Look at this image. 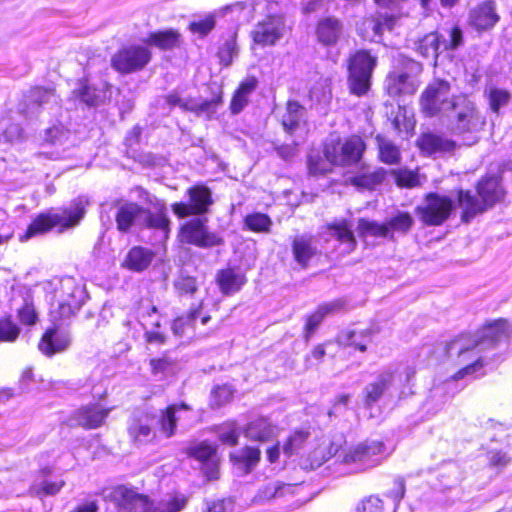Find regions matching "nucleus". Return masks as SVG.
Masks as SVG:
<instances>
[{
  "mask_svg": "<svg viewBox=\"0 0 512 512\" xmlns=\"http://www.w3.org/2000/svg\"><path fill=\"white\" fill-rule=\"evenodd\" d=\"M389 453L384 442L367 440L347 450L342 457L345 464H356L360 470H366L380 464Z\"/></svg>",
  "mask_w": 512,
  "mask_h": 512,
  "instance_id": "9",
  "label": "nucleus"
},
{
  "mask_svg": "<svg viewBox=\"0 0 512 512\" xmlns=\"http://www.w3.org/2000/svg\"><path fill=\"white\" fill-rule=\"evenodd\" d=\"M218 437L223 444L234 446L238 443L240 429L236 422H226L218 428Z\"/></svg>",
  "mask_w": 512,
  "mask_h": 512,
  "instance_id": "50",
  "label": "nucleus"
},
{
  "mask_svg": "<svg viewBox=\"0 0 512 512\" xmlns=\"http://www.w3.org/2000/svg\"><path fill=\"white\" fill-rule=\"evenodd\" d=\"M499 21L495 4L492 1H485L469 13V24L478 31L489 30Z\"/></svg>",
  "mask_w": 512,
  "mask_h": 512,
  "instance_id": "20",
  "label": "nucleus"
},
{
  "mask_svg": "<svg viewBox=\"0 0 512 512\" xmlns=\"http://www.w3.org/2000/svg\"><path fill=\"white\" fill-rule=\"evenodd\" d=\"M477 194L487 208L492 207L504 197V189L497 176H486L477 185Z\"/></svg>",
  "mask_w": 512,
  "mask_h": 512,
  "instance_id": "24",
  "label": "nucleus"
},
{
  "mask_svg": "<svg viewBox=\"0 0 512 512\" xmlns=\"http://www.w3.org/2000/svg\"><path fill=\"white\" fill-rule=\"evenodd\" d=\"M457 199L458 205L462 209L461 219L465 223L470 222L476 215L488 209L482 199L479 200L476 195L468 190H460Z\"/></svg>",
  "mask_w": 512,
  "mask_h": 512,
  "instance_id": "28",
  "label": "nucleus"
},
{
  "mask_svg": "<svg viewBox=\"0 0 512 512\" xmlns=\"http://www.w3.org/2000/svg\"><path fill=\"white\" fill-rule=\"evenodd\" d=\"M110 499L116 512H180L188 503V497L181 493L154 502L148 495L126 485L114 487Z\"/></svg>",
  "mask_w": 512,
  "mask_h": 512,
  "instance_id": "2",
  "label": "nucleus"
},
{
  "mask_svg": "<svg viewBox=\"0 0 512 512\" xmlns=\"http://www.w3.org/2000/svg\"><path fill=\"white\" fill-rule=\"evenodd\" d=\"M26 115H35L40 108L54 110L60 105V99L53 89L42 87L32 88L25 96Z\"/></svg>",
  "mask_w": 512,
  "mask_h": 512,
  "instance_id": "18",
  "label": "nucleus"
},
{
  "mask_svg": "<svg viewBox=\"0 0 512 512\" xmlns=\"http://www.w3.org/2000/svg\"><path fill=\"white\" fill-rule=\"evenodd\" d=\"M73 93L88 106H97L107 97L106 90L90 85L86 81H81Z\"/></svg>",
  "mask_w": 512,
  "mask_h": 512,
  "instance_id": "38",
  "label": "nucleus"
},
{
  "mask_svg": "<svg viewBox=\"0 0 512 512\" xmlns=\"http://www.w3.org/2000/svg\"><path fill=\"white\" fill-rule=\"evenodd\" d=\"M454 207L453 200L437 193H429L423 205L416 207L421 221L429 226H438L446 221Z\"/></svg>",
  "mask_w": 512,
  "mask_h": 512,
  "instance_id": "13",
  "label": "nucleus"
},
{
  "mask_svg": "<svg viewBox=\"0 0 512 512\" xmlns=\"http://www.w3.org/2000/svg\"><path fill=\"white\" fill-rule=\"evenodd\" d=\"M88 205L87 199L80 197L75 199L69 208L58 213L40 214L28 226L24 235L20 236V241L37 235L43 234L55 226L72 227L79 223L85 215V209Z\"/></svg>",
  "mask_w": 512,
  "mask_h": 512,
  "instance_id": "4",
  "label": "nucleus"
},
{
  "mask_svg": "<svg viewBox=\"0 0 512 512\" xmlns=\"http://www.w3.org/2000/svg\"><path fill=\"white\" fill-rule=\"evenodd\" d=\"M216 280L221 292L225 295L238 292L246 282L245 275L232 268L219 271Z\"/></svg>",
  "mask_w": 512,
  "mask_h": 512,
  "instance_id": "31",
  "label": "nucleus"
},
{
  "mask_svg": "<svg viewBox=\"0 0 512 512\" xmlns=\"http://www.w3.org/2000/svg\"><path fill=\"white\" fill-rule=\"evenodd\" d=\"M153 258L154 253L150 249L135 246L129 250L124 263L130 270L141 272L149 267Z\"/></svg>",
  "mask_w": 512,
  "mask_h": 512,
  "instance_id": "35",
  "label": "nucleus"
},
{
  "mask_svg": "<svg viewBox=\"0 0 512 512\" xmlns=\"http://www.w3.org/2000/svg\"><path fill=\"white\" fill-rule=\"evenodd\" d=\"M510 95L506 90L493 88L489 92V104L493 112H498L499 109L507 105Z\"/></svg>",
  "mask_w": 512,
  "mask_h": 512,
  "instance_id": "56",
  "label": "nucleus"
},
{
  "mask_svg": "<svg viewBox=\"0 0 512 512\" xmlns=\"http://www.w3.org/2000/svg\"><path fill=\"white\" fill-rule=\"evenodd\" d=\"M111 409L104 408L98 403L88 404L74 411L68 420L69 426H80L85 429L100 427L108 417Z\"/></svg>",
  "mask_w": 512,
  "mask_h": 512,
  "instance_id": "16",
  "label": "nucleus"
},
{
  "mask_svg": "<svg viewBox=\"0 0 512 512\" xmlns=\"http://www.w3.org/2000/svg\"><path fill=\"white\" fill-rule=\"evenodd\" d=\"M173 287L178 296H193L198 291V283L195 277L181 274L174 283Z\"/></svg>",
  "mask_w": 512,
  "mask_h": 512,
  "instance_id": "49",
  "label": "nucleus"
},
{
  "mask_svg": "<svg viewBox=\"0 0 512 512\" xmlns=\"http://www.w3.org/2000/svg\"><path fill=\"white\" fill-rule=\"evenodd\" d=\"M308 437V433L304 431H295L293 434L289 436L287 441L283 444L282 451L283 453L290 457L298 452L299 449L302 448L306 439Z\"/></svg>",
  "mask_w": 512,
  "mask_h": 512,
  "instance_id": "51",
  "label": "nucleus"
},
{
  "mask_svg": "<svg viewBox=\"0 0 512 512\" xmlns=\"http://www.w3.org/2000/svg\"><path fill=\"white\" fill-rule=\"evenodd\" d=\"M71 344V336L67 331L57 328L48 329L42 336L38 348L46 356L66 351Z\"/></svg>",
  "mask_w": 512,
  "mask_h": 512,
  "instance_id": "19",
  "label": "nucleus"
},
{
  "mask_svg": "<svg viewBox=\"0 0 512 512\" xmlns=\"http://www.w3.org/2000/svg\"><path fill=\"white\" fill-rule=\"evenodd\" d=\"M244 434L252 441L266 442L275 437L276 427L268 418L259 417L247 424Z\"/></svg>",
  "mask_w": 512,
  "mask_h": 512,
  "instance_id": "29",
  "label": "nucleus"
},
{
  "mask_svg": "<svg viewBox=\"0 0 512 512\" xmlns=\"http://www.w3.org/2000/svg\"><path fill=\"white\" fill-rule=\"evenodd\" d=\"M18 317L23 324L33 325L37 318L33 305L25 303L23 307L18 310Z\"/></svg>",
  "mask_w": 512,
  "mask_h": 512,
  "instance_id": "62",
  "label": "nucleus"
},
{
  "mask_svg": "<svg viewBox=\"0 0 512 512\" xmlns=\"http://www.w3.org/2000/svg\"><path fill=\"white\" fill-rule=\"evenodd\" d=\"M371 341V333L368 330L361 332L348 331L340 336V342L347 346H353L361 352L366 351L367 344Z\"/></svg>",
  "mask_w": 512,
  "mask_h": 512,
  "instance_id": "46",
  "label": "nucleus"
},
{
  "mask_svg": "<svg viewBox=\"0 0 512 512\" xmlns=\"http://www.w3.org/2000/svg\"><path fill=\"white\" fill-rule=\"evenodd\" d=\"M179 38L180 35L175 30L160 31L151 33L145 43L161 50H170L179 45Z\"/></svg>",
  "mask_w": 512,
  "mask_h": 512,
  "instance_id": "42",
  "label": "nucleus"
},
{
  "mask_svg": "<svg viewBox=\"0 0 512 512\" xmlns=\"http://www.w3.org/2000/svg\"><path fill=\"white\" fill-rule=\"evenodd\" d=\"M396 18L392 15H380L376 19L370 21L375 35H381L384 30L393 29Z\"/></svg>",
  "mask_w": 512,
  "mask_h": 512,
  "instance_id": "58",
  "label": "nucleus"
},
{
  "mask_svg": "<svg viewBox=\"0 0 512 512\" xmlns=\"http://www.w3.org/2000/svg\"><path fill=\"white\" fill-rule=\"evenodd\" d=\"M343 305L344 301L340 299L320 305L318 309L307 319L305 325L306 340H309L311 335L315 332V330L318 328V326L323 321L326 315L339 311L340 309H342Z\"/></svg>",
  "mask_w": 512,
  "mask_h": 512,
  "instance_id": "33",
  "label": "nucleus"
},
{
  "mask_svg": "<svg viewBox=\"0 0 512 512\" xmlns=\"http://www.w3.org/2000/svg\"><path fill=\"white\" fill-rule=\"evenodd\" d=\"M249 98L242 93L235 91L231 103L230 110L232 114H239L248 104Z\"/></svg>",
  "mask_w": 512,
  "mask_h": 512,
  "instance_id": "64",
  "label": "nucleus"
},
{
  "mask_svg": "<svg viewBox=\"0 0 512 512\" xmlns=\"http://www.w3.org/2000/svg\"><path fill=\"white\" fill-rule=\"evenodd\" d=\"M451 84L447 80L434 79L423 90L420 96L421 111L428 117H434L448 111L454 104Z\"/></svg>",
  "mask_w": 512,
  "mask_h": 512,
  "instance_id": "6",
  "label": "nucleus"
},
{
  "mask_svg": "<svg viewBox=\"0 0 512 512\" xmlns=\"http://www.w3.org/2000/svg\"><path fill=\"white\" fill-rule=\"evenodd\" d=\"M190 455L202 462H207V465H210L211 462L212 467L211 471L208 473V478L217 479V465L212 462V458L215 456V449L211 445L207 443H200L191 448Z\"/></svg>",
  "mask_w": 512,
  "mask_h": 512,
  "instance_id": "44",
  "label": "nucleus"
},
{
  "mask_svg": "<svg viewBox=\"0 0 512 512\" xmlns=\"http://www.w3.org/2000/svg\"><path fill=\"white\" fill-rule=\"evenodd\" d=\"M398 186L413 188L420 185L419 175L416 172L407 169L392 171Z\"/></svg>",
  "mask_w": 512,
  "mask_h": 512,
  "instance_id": "52",
  "label": "nucleus"
},
{
  "mask_svg": "<svg viewBox=\"0 0 512 512\" xmlns=\"http://www.w3.org/2000/svg\"><path fill=\"white\" fill-rule=\"evenodd\" d=\"M142 225L147 228L158 230L161 233L162 239L168 238V234L170 232V220L163 208L159 209L155 213L145 209Z\"/></svg>",
  "mask_w": 512,
  "mask_h": 512,
  "instance_id": "36",
  "label": "nucleus"
},
{
  "mask_svg": "<svg viewBox=\"0 0 512 512\" xmlns=\"http://www.w3.org/2000/svg\"><path fill=\"white\" fill-rule=\"evenodd\" d=\"M508 331L507 321L499 319L484 326L476 335H461L449 342L446 348L447 354L449 356L456 354L459 364H465L455 374V379H462L480 370L483 363L479 353L506 338Z\"/></svg>",
  "mask_w": 512,
  "mask_h": 512,
  "instance_id": "1",
  "label": "nucleus"
},
{
  "mask_svg": "<svg viewBox=\"0 0 512 512\" xmlns=\"http://www.w3.org/2000/svg\"><path fill=\"white\" fill-rule=\"evenodd\" d=\"M203 301L196 307L190 309L186 315L177 317L172 324V330L175 335L183 336L188 328H194L196 320L201 317V323L206 325L211 317L209 315H202Z\"/></svg>",
  "mask_w": 512,
  "mask_h": 512,
  "instance_id": "30",
  "label": "nucleus"
},
{
  "mask_svg": "<svg viewBox=\"0 0 512 512\" xmlns=\"http://www.w3.org/2000/svg\"><path fill=\"white\" fill-rule=\"evenodd\" d=\"M215 27V19L213 16H206L198 21H193L189 28L193 33L201 36L207 35Z\"/></svg>",
  "mask_w": 512,
  "mask_h": 512,
  "instance_id": "59",
  "label": "nucleus"
},
{
  "mask_svg": "<svg viewBox=\"0 0 512 512\" xmlns=\"http://www.w3.org/2000/svg\"><path fill=\"white\" fill-rule=\"evenodd\" d=\"M386 171L383 168L377 169L370 173H363L352 178L351 182L354 186L363 189H374L385 179Z\"/></svg>",
  "mask_w": 512,
  "mask_h": 512,
  "instance_id": "45",
  "label": "nucleus"
},
{
  "mask_svg": "<svg viewBox=\"0 0 512 512\" xmlns=\"http://www.w3.org/2000/svg\"><path fill=\"white\" fill-rule=\"evenodd\" d=\"M188 202H175L171 208L178 218L204 215L213 204L212 191L203 184H197L187 189Z\"/></svg>",
  "mask_w": 512,
  "mask_h": 512,
  "instance_id": "12",
  "label": "nucleus"
},
{
  "mask_svg": "<svg viewBox=\"0 0 512 512\" xmlns=\"http://www.w3.org/2000/svg\"><path fill=\"white\" fill-rule=\"evenodd\" d=\"M396 61L395 69L385 80V89L392 97L413 95L420 85L422 64L403 55H399Z\"/></svg>",
  "mask_w": 512,
  "mask_h": 512,
  "instance_id": "5",
  "label": "nucleus"
},
{
  "mask_svg": "<svg viewBox=\"0 0 512 512\" xmlns=\"http://www.w3.org/2000/svg\"><path fill=\"white\" fill-rule=\"evenodd\" d=\"M261 451L259 448L245 446L230 453L233 465L243 474L250 473L259 463Z\"/></svg>",
  "mask_w": 512,
  "mask_h": 512,
  "instance_id": "25",
  "label": "nucleus"
},
{
  "mask_svg": "<svg viewBox=\"0 0 512 512\" xmlns=\"http://www.w3.org/2000/svg\"><path fill=\"white\" fill-rule=\"evenodd\" d=\"M238 54V47L236 44V40L234 37H231L230 39L226 40L223 46L219 50V58L220 61L225 65L228 66L231 64L233 58L237 56Z\"/></svg>",
  "mask_w": 512,
  "mask_h": 512,
  "instance_id": "55",
  "label": "nucleus"
},
{
  "mask_svg": "<svg viewBox=\"0 0 512 512\" xmlns=\"http://www.w3.org/2000/svg\"><path fill=\"white\" fill-rule=\"evenodd\" d=\"M305 114L306 109L304 106L297 101H288L286 111L282 115L281 120L284 130L292 135L299 128L301 122L304 121Z\"/></svg>",
  "mask_w": 512,
  "mask_h": 512,
  "instance_id": "34",
  "label": "nucleus"
},
{
  "mask_svg": "<svg viewBox=\"0 0 512 512\" xmlns=\"http://www.w3.org/2000/svg\"><path fill=\"white\" fill-rule=\"evenodd\" d=\"M25 139L23 128L18 123H10L0 133V142L3 143H18Z\"/></svg>",
  "mask_w": 512,
  "mask_h": 512,
  "instance_id": "53",
  "label": "nucleus"
},
{
  "mask_svg": "<svg viewBox=\"0 0 512 512\" xmlns=\"http://www.w3.org/2000/svg\"><path fill=\"white\" fill-rule=\"evenodd\" d=\"M380 160L388 165L399 164L401 160L400 149L388 138L378 134L375 137Z\"/></svg>",
  "mask_w": 512,
  "mask_h": 512,
  "instance_id": "39",
  "label": "nucleus"
},
{
  "mask_svg": "<svg viewBox=\"0 0 512 512\" xmlns=\"http://www.w3.org/2000/svg\"><path fill=\"white\" fill-rule=\"evenodd\" d=\"M285 23L280 16H269L259 22L253 32V40L261 46L274 45L284 35Z\"/></svg>",
  "mask_w": 512,
  "mask_h": 512,
  "instance_id": "17",
  "label": "nucleus"
},
{
  "mask_svg": "<svg viewBox=\"0 0 512 512\" xmlns=\"http://www.w3.org/2000/svg\"><path fill=\"white\" fill-rule=\"evenodd\" d=\"M245 226L253 231L260 233H268L272 226L271 218L263 213H252L245 217Z\"/></svg>",
  "mask_w": 512,
  "mask_h": 512,
  "instance_id": "48",
  "label": "nucleus"
},
{
  "mask_svg": "<svg viewBox=\"0 0 512 512\" xmlns=\"http://www.w3.org/2000/svg\"><path fill=\"white\" fill-rule=\"evenodd\" d=\"M181 109L185 111H192L200 114L211 115L214 114L218 105L222 103V92L210 100L196 101L193 99H183Z\"/></svg>",
  "mask_w": 512,
  "mask_h": 512,
  "instance_id": "40",
  "label": "nucleus"
},
{
  "mask_svg": "<svg viewBox=\"0 0 512 512\" xmlns=\"http://www.w3.org/2000/svg\"><path fill=\"white\" fill-rule=\"evenodd\" d=\"M463 44V33L460 28L453 27L448 31V38L432 32L425 35L417 45V50L425 58H431L436 64L440 53L457 49Z\"/></svg>",
  "mask_w": 512,
  "mask_h": 512,
  "instance_id": "11",
  "label": "nucleus"
},
{
  "mask_svg": "<svg viewBox=\"0 0 512 512\" xmlns=\"http://www.w3.org/2000/svg\"><path fill=\"white\" fill-rule=\"evenodd\" d=\"M189 407L185 403L172 404L166 409L160 411L158 424L160 433L165 438H171L175 435L177 422L180 420V414L182 411H188Z\"/></svg>",
  "mask_w": 512,
  "mask_h": 512,
  "instance_id": "26",
  "label": "nucleus"
},
{
  "mask_svg": "<svg viewBox=\"0 0 512 512\" xmlns=\"http://www.w3.org/2000/svg\"><path fill=\"white\" fill-rule=\"evenodd\" d=\"M282 489L283 485L279 482L269 483L260 491V497L266 500L276 498L282 495Z\"/></svg>",
  "mask_w": 512,
  "mask_h": 512,
  "instance_id": "63",
  "label": "nucleus"
},
{
  "mask_svg": "<svg viewBox=\"0 0 512 512\" xmlns=\"http://www.w3.org/2000/svg\"><path fill=\"white\" fill-rule=\"evenodd\" d=\"M143 213H145V208L137 203L121 204L115 215L117 229L121 232H128L134 224L142 225Z\"/></svg>",
  "mask_w": 512,
  "mask_h": 512,
  "instance_id": "23",
  "label": "nucleus"
},
{
  "mask_svg": "<svg viewBox=\"0 0 512 512\" xmlns=\"http://www.w3.org/2000/svg\"><path fill=\"white\" fill-rule=\"evenodd\" d=\"M150 60L151 52L147 47L131 45L115 53L111 65L118 72L130 74L142 70Z\"/></svg>",
  "mask_w": 512,
  "mask_h": 512,
  "instance_id": "14",
  "label": "nucleus"
},
{
  "mask_svg": "<svg viewBox=\"0 0 512 512\" xmlns=\"http://www.w3.org/2000/svg\"><path fill=\"white\" fill-rule=\"evenodd\" d=\"M19 327L9 318L0 320V340L12 342L19 335Z\"/></svg>",
  "mask_w": 512,
  "mask_h": 512,
  "instance_id": "57",
  "label": "nucleus"
},
{
  "mask_svg": "<svg viewBox=\"0 0 512 512\" xmlns=\"http://www.w3.org/2000/svg\"><path fill=\"white\" fill-rule=\"evenodd\" d=\"M343 25L335 17L320 20L316 27V36L320 43L326 46L335 45L342 35Z\"/></svg>",
  "mask_w": 512,
  "mask_h": 512,
  "instance_id": "27",
  "label": "nucleus"
},
{
  "mask_svg": "<svg viewBox=\"0 0 512 512\" xmlns=\"http://www.w3.org/2000/svg\"><path fill=\"white\" fill-rule=\"evenodd\" d=\"M365 149L366 145L359 136H351L344 142L331 138L325 143L324 156L332 165L348 166L360 161Z\"/></svg>",
  "mask_w": 512,
  "mask_h": 512,
  "instance_id": "7",
  "label": "nucleus"
},
{
  "mask_svg": "<svg viewBox=\"0 0 512 512\" xmlns=\"http://www.w3.org/2000/svg\"><path fill=\"white\" fill-rule=\"evenodd\" d=\"M404 494L405 482L403 479L397 478L393 482V487L388 490L385 495L394 502L396 508L403 499Z\"/></svg>",
  "mask_w": 512,
  "mask_h": 512,
  "instance_id": "61",
  "label": "nucleus"
},
{
  "mask_svg": "<svg viewBox=\"0 0 512 512\" xmlns=\"http://www.w3.org/2000/svg\"><path fill=\"white\" fill-rule=\"evenodd\" d=\"M357 512H384L383 501L377 496H369L361 501Z\"/></svg>",
  "mask_w": 512,
  "mask_h": 512,
  "instance_id": "60",
  "label": "nucleus"
},
{
  "mask_svg": "<svg viewBox=\"0 0 512 512\" xmlns=\"http://www.w3.org/2000/svg\"><path fill=\"white\" fill-rule=\"evenodd\" d=\"M234 390L232 386L224 384L221 386H217L212 391V405L216 407H220L226 403H228L233 397Z\"/></svg>",
  "mask_w": 512,
  "mask_h": 512,
  "instance_id": "54",
  "label": "nucleus"
},
{
  "mask_svg": "<svg viewBox=\"0 0 512 512\" xmlns=\"http://www.w3.org/2000/svg\"><path fill=\"white\" fill-rule=\"evenodd\" d=\"M328 229L330 231L331 237L335 238L345 246L343 250L345 253H350L355 249L357 241L353 231L351 230V227L347 224L346 221L332 224L328 227Z\"/></svg>",
  "mask_w": 512,
  "mask_h": 512,
  "instance_id": "37",
  "label": "nucleus"
},
{
  "mask_svg": "<svg viewBox=\"0 0 512 512\" xmlns=\"http://www.w3.org/2000/svg\"><path fill=\"white\" fill-rule=\"evenodd\" d=\"M357 231L361 238H389V227L385 223L361 218L358 221Z\"/></svg>",
  "mask_w": 512,
  "mask_h": 512,
  "instance_id": "41",
  "label": "nucleus"
},
{
  "mask_svg": "<svg viewBox=\"0 0 512 512\" xmlns=\"http://www.w3.org/2000/svg\"><path fill=\"white\" fill-rule=\"evenodd\" d=\"M69 130L63 125H53L44 131L43 143L51 146H62L69 138Z\"/></svg>",
  "mask_w": 512,
  "mask_h": 512,
  "instance_id": "47",
  "label": "nucleus"
},
{
  "mask_svg": "<svg viewBox=\"0 0 512 512\" xmlns=\"http://www.w3.org/2000/svg\"><path fill=\"white\" fill-rule=\"evenodd\" d=\"M206 218H193L180 228L181 242L200 248H212L223 243L222 237L209 229Z\"/></svg>",
  "mask_w": 512,
  "mask_h": 512,
  "instance_id": "10",
  "label": "nucleus"
},
{
  "mask_svg": "<svg viewBox=\"0 0 512 512\" xmlns=\"http://www.w3.org/2000/svg\"><path fill=\"white\" fill-rule=\"evenodd\" d=\"M292 254L301 268H307L310 260L317 254L318 249L311 235H297L292 240Z\"/></svg>",
  "mask_w": 512,
  "mask_h": 512,
  "instance_id": "22",
  "label": "nucleus"
},
{
  "mask_svg": "<svg viewBox=\"0 0 512 512\" xmlns=\"http://www.w3.org/2000/svg\"><path fill=\"white\" fill-rule=\"evenodd\" d=\"M447 116L449 130L454 135L460 136L466 145L478 142L477 134L485 126V117L474 101L466 95H457Z\"/></svg>",
  "mask_w": 512,
  "mask_h": 512,
  "instance_id": "3",
  "label": "nucleus"
},
{
  "mask_svg": "<svg viewBox=\"0 0 512 512\" xmlns=\"http://www.w3.org/2000/svg\"><path fill=\"white\" fill-rule=\"evenodd\" d=\"M418 146L424 153L432 155L452 151L455 147V143L442 136L426 133L418 139Z\"/></svg>",
  "mask_w": 512,
  "mask_h": 512,
  "instance_id": "32",
  "label": "nucleus"
},
{
  "mask_svg": "<svg viewBox=\"0 0 512 512\" xmlns=\"http://www.w3.org/2000/svg\"><path fill=\"white\" fill-rule=\"evenodd\" d=\"M155 418L151 413H134L127 424V432L130 440L136 445L151 442L156 437L153 430Z\"/></svg>",
  "mask_w": 512,
  "mask_h": 512,
  "instance_id": "15",
  "label": "nucleus"
},
{
  "mask_svg": "<svg viewBox=\"0 0 512 512\" xmlns=\"http://www.w3.org/2000/svg\"><path fill=\"white\" fill-rule=\"evenodd\" d=\"M393 380V371L387 369L381 372L373 382L367 384L363 389L364 406L366 408H371L376 402H378L392 385Z\"/></svg>",
  "mask_w": 512,
  "mask_h": 512,
  "instance_id": "21",
  "label": "nucleus"
},
{
  "mask_svg": "<svg viewBox=\"0 0 512 512\" xmlns=\"http://www.w3.org/2000/svg\"><path fill=\"white\" fill-rule=\"evenodd\" d=\"M377 63L376 57L368 51L360 50L351 56L349 60L348 84L351 93L362 96L370 88V79Z\"/></svg>",
  "mask_w": 512,
  "mask_h": 512,
  "instance_id": "8",
  "label": "nucleus"
},
{
  "mask_svg": "<svg viewBox=\"0 0 512 512\" xmlns=\"http://www.w3.org/2000/svg\"><path fill=\"white\" fill-rule=\"evenodd\" d=\"M386 225L390 239H393L395 233L407 234L414 225V219L408 212L398 211L386 221Z\"/></svg>",
  "mask_w": 512,
  "mask_h": 512,
  "instance_id": "43",
  "label": "nucleus"
}]
</instances>
